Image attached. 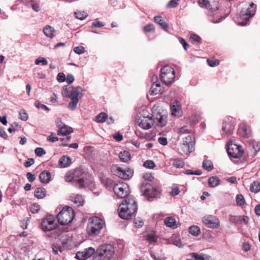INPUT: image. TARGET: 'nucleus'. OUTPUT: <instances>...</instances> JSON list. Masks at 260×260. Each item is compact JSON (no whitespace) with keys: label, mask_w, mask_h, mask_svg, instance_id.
Listing matches in <instances>:
<instances>
[{"label":"nucleus","mask_w":260,"mask_h":260,"mask_svg":"<svg viewBox=\"0 0 260 260\" xmlns=\"http://www.w3.org/2000/svg\"><path fill=\"white\" fill-rule=\"evenodd\" d=\"M189 40L192 44L200 43L201 41V38L196 34H191Z\"/></svg>","instance_id":"obj_38"},{"label":"nucleus","mask_w":260,"mask_h":260,"mask_svg":"<svg viewBox=\"0 0 260 260\" xmlns=\"http://www.w3.org/2000/svg\"><path fill=\"white\" fill-rule=\"evenodd\" d=\"M201 119V116L198 114H193L187 118V123L193 124L198 122Z\"/></svg>","instance_id":"obj_29"},{"label":"nucleus","mask_w":260,"mask_h":260,"mask_svg":"<svg viewBox=\"0 0 260 260\" xmlns=\"http://www.w3.org/2000/svg\"><path fill=\"white\" fill-rule=\"evenodd\" d=\"M74 217V212L72 208L66 207L57 214L58 222L61 225H66L72 222Z\"/></svg>","instance_id":"obj_6"},{"label":"nucleus","mask_w":260,"mask_h":260,"mask_svg":"<svg viewBox=\"0 0 260 260\" xmlns=\"http://www.w3.org/2000/svg\"><path fill=\"white\" fill-rule=\"evenodd\" d=\"M165 223L166 225L170 228H176V220L175 218L172 217H167L165 220Z\"/></svg>","instance_id":"obj_34"},{"label":"nucleus","mask_w":260,"mask_h":260,"mask_svg":"<svg viewBox=\"0 0 260 260\" xmlns=\"http://www.w3.org/2000/svg\"><path fill=\"white\" fill-rule=\"evenodd\" d=\"M41 63L43 65L46 66L48 64V61L47 59L43 57H39L38 58H37L35 60V63L37 65Z\"/></svg>","instance_id":"obj_44"},{"label":"nucleus","mask_w":260,"mask_h":260,"mask_svg":"<svg viewBox=\"0 0 260 260\" xmlns=\"http://www.w3.org/2000/svg\"><path fill=\"white\" fill-rule=\"evenodd\" d=\"M74 15L76 18L80 20L85 19L88 16L87 12L84 11H77L74 12Z\"/></svg>","instance_id":"obj_33"},{"label":"nucleus","mask_w":260,"mask_h":260,"mask_svg":"<svg viewBox=\"0 0 260 260\" xmlns=\"http://www.w3.org/2000/svg\"><path fill=\"white\" fill-rule=\"evenodd\" d=\"M73 173L75 177V185L80 188H84L89 175L81 169H76Z\"/></svg>","instance_id":"obj_7"},{"label":"nucleus","mask_w":260,"mask_h":260,"mask_svg":"<svg viewBox=\"0 0 260 260\" xmlns=\"http://www.w3.org/2000/svg\"><path fill=\"white\" fill-rule=\"evenodd\" d=\"M113 190L115 194L120 198L125 197L129 192L128 185L125 183L120 182L114 185Z\"/></svg>","instance_id":"obj_13"},{"label":"nucleus","mask_w":260,"mask_h":260,"mask_svg":"<svg viewBox=\"0 0 260 260\" xmlns=\"http://www.w3.org/2000/svg\"><path fill=\"white\" fill-rule=\"evenodd\" d=\"M144 30L147 32L154 31L155 30V27L152 24H148L144 27Z\"/></svg>","instance_id":"obj_51"},{"label":"nucleus","mask_w":260,"mask_h":260,"mask_svg":"<svg viewBox=\"0 0 260 260\" xmlns=\"http://www.w3.org/2000/svg\"><path fill=\"white\" fill-rule=\"evenodd\" d=\"M191 257L195 258L196 260H205L203 255L197 254L196 253H191Z\"/></svg>","instance_id":"obj_59"},{"label":"nucleus","mask_w":260,"mask_h":260,"mask_svg":"<svg viewBox=\"0 0 260 260\" xmlns=\"http://www.w3.org/2000/svg\"><path fill=\"white\" fill-rule=\"evenodd\" d=\"M83 89L81 86L63 87L62 94L63 96L69 97L71 101L68 107L71 110H74L77 106L79 99L83 96Z\"/></svg>","instance_id":"obj_1"},{"label":"nucleus","mask_w":260,"mask_h":260,"mask_svg":"<svg viewBox=\"0 0 260 260\" xmlns=\"http://www.w3.org/2000/svg\"><path fill=\"white\" fill-rule=\"evenodd\" d=\"M39 179L43 183H48L51 180V174L48 171H44L39 175Z\"/></svg>","instance_id":"obj_22"},{"label":"nucleus","mask_w":260,"mask_h":260,"mask_svg":"<svg viewBox=\"0 0 260 260\" xmlns=\"http://www.w3.org/2000/svg\"><path fill=\"white\" fill-rule=\"evenodd\" d=\"M105 25V24L99 20L98 19H96L92 23V26L100 27Z\"/></svg>","instance_id":"obj_55"},{"label":"nucleus","mask_w":260,"mask_h":260,"mask_svg":"<svg viewBox=\"0 0 260 260\" xmlns=\"http://www.w3.org/2000/svg\"><path fill=\"white\" fill-rule=\"evenodd\" d=\"M194 142L190 136L185 137L181 145L182 152L186 154H189L193 151Z\"/></svg>","instance_id":"obj_17"},{"label":"nucleus","mask_w":260,"mask_h":260,"mask_svg":"<svg viewBox=\"0 0 260 260\" xmlns=\"http://www.w3.org/2000/svg\"><path fill=\"white\" fill-rule=\"evenodd\" d=\"M74 80H75L74 77L72 74L67 75V78H66V80L68 83H73L74 82Z\"/></svg>","instance_id":"obj_63"},{"label":"nucleus","mask_w":260,"mask_h":260,"mask_svg":"<svg viewBox=\"0 0 260 260\" xmlns=\"http://www.w3.org/2000/svg\"><path fill=\"white\" fill-rule=\"evenodd\" d=\"M74 51L78 54H82L85 52V49L82 46L75 47L74 48Z\"/></svg>","instance_id":"obj_50"},{"label":"nucleus","mask_w":260,"mask_h":260,"mask_svg":"<svg viewBox=\"0 0 260 260\" xmlns=\"http://www.w3.org/2000/svg\"><path fill=\"white\" fill-rule=\"evenodd\" d=\"M219 8V3L216 0H210L209 4L206 9L211 12L213 13L217 11Z\"/></svg>","instance_id":"obj_23"},{"label":"nucleus","mask_w":260,"mask_h":260,"mask_svg":"<svg viewBox=\"0 0 260 260\" xmlns=\"http://www.w3.org/2000/svg\"><path fill=\"white\" fill-rule=\"evenodd\" d=\"M136 121L141 128L145 130L151 128L154 123L153 116L143 113H140L136 118Z\"/></svg>","instance_id":"obj_8"},{"label":"nucleus","mask_w":260,"mask_h":260,"mask_svg":"<svg viewBox=\"0 0 260 260\" xmlns=\"http://www.w3.org/2000/svg\"><path fill=\"white\" fill-rule=\"evenodd\" d=\"M171 113L173 115L176 117H180L182 115L183 112L181 105L177 100H175L171 105Z\"/></svg>","instance_id":"obj_20"},{"label":"nucleus","mask_w":260,"mask_h":260,"mask_svg":"<svg viewBox=\"0 0 260 260\" xmlns=\"http://www.w3.org/2000/svg\"><path fill=\"white\" fill-rule=\"evenodd\" d=\"M203 167L206 170L210 171L213 169V165L211 161L205 160L203 162Z\"/></svg>","instance_id":"obj_37"},{"label":"nucleus","mask_w":260,"mask_h":260,"mask_svg":"<svg viewBox=\"0 0 260 260\" xmlns=\"http://www.w3.org/2000/svg\"><path fill=\"white\" fill-rule=\"evenodd\" d=\"M208 65L211 67H214L219 64V61L217 60L207 59V60Z\"/></svg>","instance_id":"obj_53"},{"label":"nucleus","mask_w":260,"mask_h":260,"mask_svg":"<svg viewBox=\"0 0 260 260\" xmlns=\"http://www.w3.org/2000/svg\"><path fill=\"white\" fill-rule=\"evenodd\" d=\"M236 202L237 205L239 206H242L245 203L244 198L241 194H239L237 196L236 198Z\"/></svg>","instance_id":"obj_40"},{"label":"nucleus","mask_w":260,"mask_h":260,"mask_svg":"<svg viewBox=\"0 0 260 260\" xmlns=\"http://www.w3.org/2000/svg\"><path fill=\"white\" fill-rule=\"evenodd\" d=\"M104 225L105 222L102 219L96 216L90 218L86 228L87 234L93 237L98 236Z\"/></svg>","instance_id":"obj_4"},{"label":"nucleus","mask_w":260,"mask_h":260,"mask_svg":"<svg viewBox=\"0 0 260 260\" xmlns=\"http://www.w3.org/2000/svg\"><path fill=\"white\" fill-rule=\"evenodd\" d=\"M179 193L180 189L179 187L177 186H175L172 188V190L170 192V194L172 196H176L178 195Z\"/></svg>","instance_id":"obj_57"},{"label":"nucleus","mask_w":260,"mask_h":260,"mask_svg":"<svg viewBox=\"0 0 260 260\" xmlns=\"http://www.w3.org/2000/svg\"><path fill=\"white\" fill-rule=\"evenodd\" d=\"M138 208L136 202L133 198L125 199L118 207V214L121 218L128 219L135 215Z\"/></svg>","instance_id":"obj_2"},{"label":"nucleus","mask_w":260,"mask_h":260,"mask_svg":"<svg viewBox=\"0 0 260 260\" xmlns=\"http://www.w3.org/2000/svg\"><path fill=\"white\" fill-rule=\"evenodd\" d=\"M65 180L68 182H71L73 180L75 181V177L73 171L69 172L66 174Z\"/></svg>","instance_id":"obj_41"},{"label":"nucleus","mask_w":260,"mask_h":260,"mask_svg":"<svg viewBox=\"0 0 260 260\" xmlns=\"http://www.w3.org/2000/svg\"><path fill=\"white\" fill-rule=\"evenodd\" d=\"M36 154L38 156H42L46 153L45 150L41 147L36 148L35 150Z\"/></svg>","instance_id":"obj_48"},{"label":"nucleus","mask_w":260,"mask_h":260,"mask_svg":"<svg viewBox=\"0 0 260 260\" xmlns=\"http://www.w3.org/2000/svg\"><path fill=\"white\" fill-rule=\"evenodd\" d=\"M158 125L161 127L164 126L167 123L166 117L160 115L159 118L157 119Z\"/></svg>","instance_id":"obj_43"},{"label":"nucleus","mask_w":260,"mask_h":260,"mask_svg":"<svg viewBox=\"0 0 260 260\" xmlns=\"http://www.w3.org/2000/svg\"><path fill=\"white\" fill-rule=\"evenodd\" d=\"M73 132V128L67 125H64L57 131L58 135L66 136Z\"/></svg>","instance_id":"obj_25"},{"label":"nucleus","mask_w":260,"mask_h":260,"mask_svg":"<svg viewBox=\"0 0 260 260\" xmlns=\"http://www.w3.org/2000/svg\"><path fill=\"white\" fill-rule=\"evenodd\" d=\"M172 165L176 168H182L184 167L185 164L183 160L181 158L171 159Z\"/></svg>","instance_id":"obj_31"},{"label":"nucleus","mask_w":260,"mask_h":260,"mask_svg":"<svg viewBox=\"0 0 260 260\" xmlns=\"http://www.w3.org/2000/svg\"><path fill=\"white\" fill-rule=\"evenodd\" d=\"M202 222L207 227L210 229H217L220 226V221L218 218L212 215L204 216Z\"/></svg>","instance_id":"obj_15"},{"label":"nucleus","mask_w":260,"mask_h":260,"mask_svg":"<svg viewBox=\"0 0 260 260\" xmlns=\"http://www.w3.org/2000/svg\"><path fill=\"white\" fill-rule=\"evenodd\" d=\"M143 196L148 200L158 198L160 194L159 186L155 183L144 181L141 186Z\"/></svg>","instance_id":"obj_3"},{"label":"nucleus","mask_w":260,"mask_h":260,"mask_svg":"<svg viewBox=\"0 0 260 260\" xmlns=\"http://www.w3.org/2000/svg\"><path fill=\"white\" fill-rule=\"evenodd\" d=\"M256 9V5L252 2L250 3L248 7L243 8L239 16L237 18V21L238 25H246L249 19L254 15Z\"/></svg>","instance_id":"obj_5"},{"label":"nucleus","mask_w":260,"mask_h":260,"mask_svg":"<svg viewBox=\"0 0 260 260\" xmlns=\"http://www.w3.org/2000/svg\"><path fill=\"white\" fill-rule=\"evenodd\" d=\"M54 31H55V29H54L53 27H52V26H50V25H46L44 28H43V32L44 33H46V32H53Z\"/></svg>","instance_id":"obj_56"},{"label":"nucleus","mask_w":260,"mask_h":260,"mask_svg":"<svg viewBox=\"0 0 260 260\" xmlns=\"http://www.w3.org/2000/svg\"><path fill=\"white\" fill-rule=\"evenodd\" d=\"M250 190L254 193H257L260 191V182L254 181L250 186Z\"/></svg>","instance_id":"obj_35"},{"label":"nucleus","mask_w":260,"mask_h":260,"mask_svg":"<svg viewBox=\"0 0 260 260\" xmlns=\"http://www.w3.org/2000/svg\"><path fill=\"white\" fill-rule=\"evenodd\" d=\"M189 233L194 236L199 235L201 232L200 229L196 225L190 226L188 229Z\"/></svg>","instance_id":"obj_36"},{"label":"nucleus","mask_w":260,"mask_h":260,"mask_svg":"<svg viewBox=\"0 0 260 260\" xmlns=\"http://www.w3.org/2000/svg\"><path fill=\"white\" fill-rule=\"evenodd\" d=\"M96 253L100 257L110 259L114 253V248L111 244H103L98 247Z\"/></svg>","instance_id":"obj_11"},{"label":"nucleus","mask_w":260,"mask_h":260,"mask_svg":"<svg viewBox=\"0 0 260 260\" xmlns=\"http://www.w3.org/2000/svg\"><path fill=\"white\" fill-rule=\"evenodd\" d=\"M178 1L179 0H171L167 4V7L171 8H176L178 5Z\"/></svg>","instance_id":"obj_52"},{"label":"nucleus","mask_w":260,"mask_h":260,"mask_svg":"<svg viewBox=\"0 0 260 260\" xmlns=\"http://www.w3.org/2000/svg\"><path fill=\"white\" fill-rule=\"evenodd\" d=\"M161 92V88L159 83L152 84L149 93L151 95H156Z\"/></svg>","instance_id":"obj_27"},{"label":"nucleus","mask_w":260,"mask_h":260,"mask_svg":"<svg viewBox=\"0 0 260 260\" xmlns=\"http://www.w3.org/2000/svg\"><path fill=\"white\" fill-rule=\"evenodd\" d=\"M40 210V205L38 204H34L30 207V210L32 213H38Z\"/></svg>","instance_id":"obj_47"},{"label":"nucleus","mask_w":260,"mask_h":260,"mask_svg":"<svg viewBox=\"0 0 260 260\" xmlns=\"http://www.w3.org/2000/svg\"><path fill=\"white\" fill-rule=\"evenodd\" d=\"M238 132L240 137L244 138H248L251 135L250 127L244 123L239 125Z\"/></svg>","instance_id":"obj_18"},{"label":"nucleus","mask_w":260,"mask_h":260,"mask_svg":"<svg viewBox=\"0 0 260 260\" xmlns=\"http://www.w3.org/2000/svg\"><path fill=\"white\" fill-rule=\"evenodd\" d=\"M71 159L69 156H62L59 160V165L63 168L69 167L71 164Z\"/></svg>","instance_id":"obj_26"},{"label":"nucleus","mask_w":260,"mask_h":260,"mask_svg":"<svg viewBox=\"0 0 260 260\" xmlns=\"http://www.w3.org/2000/svg\"><path fill=\"white\" fill-rule=\"evenodd\" d=\"M160 76L165 84H170L172 83L175 78L174 70L169 66H164L160 70Z\"/></svg>","instance_id":"obj_9"},{"label":"nucleus","mask_w":260,"mask_h":260,"mask_svg":"<svg viewBox=\"0 0 260 260\" xmlns=\"http://www.w3.org/2000/svg\"><path fill=\"white\" fill-rule=\"evenodd\" d=\"M46 191L43 188H37L35 192V196L38 199H43L46 196Z\"/></svg>","instance_id":"obj_32"},{"label":"nucleus","mask_w":260,"mask_h":260,"mask_svg":"<svg viewBox=\"0 0 260 260\" xmlns=\"http://www.w3.org/2000/svg\"><path fill=\"white\" fill-rule=\"evenodd\" d=\"M209 2L210 0H198V3L201 7L207 8Z\"/></svg>","instance_id":"obj_49"},{"label":"nucleus","mask_w":260,"mask_h":260,"mask_svg":"<svg viewBox=\"0 0 260 260\" xmlns=\"http://www.w3.org/2000/svg\"><path fill=\"white\" fill-rule=\"evenodd\" d=\"M155 23H157L164 31H167L168 30V25L165 22L164 19L161 16H156L154 17Z\"/></svg>","instance_id":"obj_21"},{"label":"nucleus","mask_w":260,"mask_h":260,"mask_svg":"<svg viewBox=\"0 0 260 260\" xmlns=\"http://www.w3.org/2000/svg\"><path fill=\"white\" fill-rule=\"evenodd\" d=\"M66 76L63 73H59L57 76V80L59 82H63L66 80Z\"/></svg>","instance_id":"obj_54"},{"label":"nucleus","mask_w":260,"mask_h":260,"mask_svg":"<svg viewBox=\"0 0 260 260\" xmlns=\"http://www.w3.org/2000/svg\"><path fill=\"white\" fill-rule=\"evenodd\" d=\"M179 40L180 41V43L182 45L184 49L185 50H187V49L189 47L188 44L186 43V42L182 39V38H180L179 39Z\"/></svg>","instance_id":"obj_62"},{"label":"nucleus","mask_w":260,"mask_h":260,"mask_svg":"<svg viewBox=\"0 0 260 260\" xmlns=\"http://www.w3.org/2000/svg\"><path fill=\"white\" fill-rule=\"evenodd\" d=\"M241 218H242L243 221L246 223H248L249 220V218L247 216H232L231 218V220L233 221L234 220H235L236 219L237 220H238Z\"/></svg>","instance_id":"obj_45"},{"label":"nucleus","mask_w":260,"mask_h":260,"mask_svg":"<svg viewBox=\"0 0 260 260\" xmlns=\"http://www.w3.org/2000/svg\"><path fill=\"white\" fill-rule=\"evenodd\" d=\"M95 252L92 247H89L83 251H79L76 253V257L79 260H85L90 257Z\"/></svg>","instance_id":"obj_19"},{"label":"nucleus","mask_w":260,"mask_h":260,"mask_svg":"<svg viewBox=\"0 0 260 260\" xmlns=\"http://www.w3.org/2000/svg\"><path fill=\"white\" fill-rule=\"evenodd\" d=\"M19 118L23 121H26L28 119V115L26 111L21 109L19 112Z\"/></svg>","instance_id":"obj_46"},{"label":"nucleus","mask_w":260,"mask_h":260,"mask_svg":"<svg viewBox=\"0 0 260 260\" xmlns=\"http://www.w3.org/2000/svg\"><path fill=\"white\" fill-rule=\"evenodd\" d=\"M57 223L53 215H48L43 218L41 221V229L44 232H49L55 229Z\"/></svg>","instance_id":"obj_10"},{"label":"nucleus","mask_w":260,"mask_h":260,"mask_svg":"<svg viewBox=\"0 0 260 260\" xmlns=\"http://www.w3.org/2000/svg\"><path fill=\"white\" fill-rule=\"evenodd\" d=\"M36 106L39 109L41 108L47 111L49 110V109L46 105H43L38 101L36 102Z\"/></svg>","instance_id":"obj_58"},{"label":"nucleus","mask_w":260,"mask_h":260,"mask_svg":"<svg viewBox=\"0 0 260 260\" xmlns=\"http://www.w3.org/2000/svg\"><path fill=\"white\" fill-rule=\"evenodd\" d=\"M235 129V123L232 118H228L222 124V131L223 135L229 136L231 135Z\"/></svg>","instance_id":"obj_16"},{"label":"nucleus","mask_w":260,"mask_h":260,"mask_svg":"<svg viewBox=\"0 0 260 260\" xmlns=\"http://www.w3.org/2000/svg\"><path fill=\"white\" fill-rule=\"evenodd\" d=\"M107 115L105 113H101L95 117V121L99 123H103L106 121Z\"/></svg>","instance_id":"obj_39"},{"label":"nucleus","mask_w":260,"mask_h":260,"mask_svg":"<svg viewBox=\"0 0 260 260\" xmlns=\"http://www.w3.org/2000/svg\"><path fill=\"white\" fill-rule=\"evenodd\" d=\"M119 158L121 161L126 162L131 159L130 153L126 150L121 151L119 154Z\"/></svg>","instance_id":"obj_28"},{"label":"nucleus","mask_w":260,"mask_h":260,"mask_svg":"<svg viewBox=\"0 0 260 260\" xmlns=\"http://www.w3.org/2000/svg\"><path fill=\"white\" fill-rule=\"evenodd\" d=\"M71 200L77 207L82 206L84 202L83 197L80 194H73L71 196Z\"/></svg>","instance_id":"obj_24"},{"label":"nucleus","mask_w":260,"mask_h":260,"mask_svg":"<svg viewBox=\"0 0 260 260\" xmlns=\"http://www.w3.org/2000/svg\"><path fill=\"white\" fill-rule=\"evenodd\" d=\"M143 166L148 169H153L155 166L154 162L152 160H147L143 164Z\"/></svg>","instance_id":"obj_42"},{"label":"nucleus","mask_w":260,"mask_h":260,"mask_svg":"<svg viewBox=\"0 0 260 260\" xmlns=\"http://www.w3.org/2000/svg\"><path fill=\"white\" fill-rule=\"evenodd\" d=\"M223 19V17L221 16L217 15L216 16H213L212 19V21L213 23H218Z\"/></svg>","instance_id":"obj_61"},{"label":"nucleus","mask_w":260,"mask_h":260,"mask_svg":"<svg viewBox=\"0 0 260 260\" xmlns=\"http://www.w3.org/2000/svg\"><path fill=\"white\" fill-rule=\"evenodd\" d=\"M226 149L229 155L235 158L241 157L244 152L240 145L233 144L232 143L228 144Z\"/></svg>","instance_id":"obj_14"},{"label":"nucleus","mask_w":260,"mask_h":260,"mask_svg":"<svg viewBox=\"0 0 260 260\" xmlns=\"http://www.w3.org/2000/svg\"><path fill=\"white\" fill-rule=\"evenodd\" d=\"M111 171L115 175L124 179H127L132 177L133 171L129 168H122L117 166H113Z\"/></svg>","instance_id":"obj_12"},{"label":"nucleus","mask_w":260,"mask_h":260,"mask_svg":"<svg viewBox=\"0 0 260 260\" xmlns=\"http://www.w3.org/2000/svg\"><path fill=\"white\" fill-rule=\"evenodd\" d=\"M220 179L216 176H212L209 178L208 183L211 187H215L219 184Z\"/></svg>","instance_id":"obj_30"},{"label":"nucleus","mask_w":260,"mask_h":260,"mask_svg":"<svg viewBox=\"0 0 260 260\" xmlns=\"http://www.w3.org/2000/svg\"><path fill=\"white\" fill-rule=\"evenodd\" d=\"M55 123L57 127L60 129L61 127L63 126L65 124H64L61 119L60 118H57L55 120Z\"/></svg>","instance_id":"obj_60"},{"label":"nucleus","mask_w":260,"mask_h":260,"mask_svg":"<svg viewBox=\"0 0 260 260\" xmlns=\"http://www.w3.org/2000/svg\"><path fill=\"white\" fill-rule=\"evenodd\" d=\"M134 223L136 226L141 227L143 224V221L140 218L135 219V220H134Z\"/></svg>","instance_id":"obj_64"}]
</instances>
